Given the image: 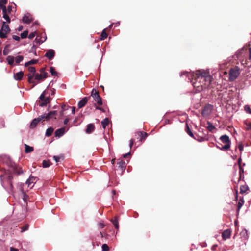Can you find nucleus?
<instances>
[{"label": "nucleus", "instance_id": "nucleus-1", "mask_svg": "<svg viewBox=\"0 0 251 251\" xmlns=\"http://www.w3.org/2000/svg\"><path fill=\"white\" fill-rule=\"evenodd\" d=\"M212 77L208 72L204 70H197L193 75L192 82L194 87L198 91L207 88L211 84Z\"/></svg>", "mask_w": 251, "mask_h": 251}, {"label": "nucleus", "instance_id": "nucleus-2", "mask_svg": "<svg viewBox=\"0 0 251 251\" xmlns=\"http://www.w3.org/2000/svg\"><path fill=\"white\" fill-rule=\"evenodd\" d=\"M1 182L2 186L8 190L12 191L13 186L12 185L13 176L10 174H4L0 176Z\"/></svg>", "mask_w": 251, "mask_h": 251}, {"label": "nucleus", "instance_id": "nucleus-3", "mask_svg": "<svg viewBox=\"0 0 251 251\" xmlns=\"http://www.w3.org/2000/svg\"><path fill=\"white\" fill-rule=\"evenodd\" d=\"M220 140L221 142L225 144V145H221V150L226 151L228 150L231 146V141L229 137L226 135H224L220 137Z\"/></svg>", "mask_w": 251, "mask_h": 251}, {"label": "nucleus", "instance_id": "nucleus-4", "mask_svg": "<svg viewBox=\"0 0 251 251\" xmlns=\"http://www.w3.org/2000/svg\"><path fill=\"white\" fill-rule=\"evenodd\" d=\"M240 73V68L238 66L231 68L229 72V81H234L239 76Z\"/></svg>", "mask_w": 251, "mask_h": 251}, {"label": "nucleus", "instance_id": "nucleus-5", "mask_svg": "<svg viewBox=\"0 0 251 251\" xmlns=\"http://www.w3.org/2000/svg\"><path fill=\"white\" fill-rule=\"evenodd\" d=\"M10 29L9 25L6 24L5 22H3L2 26L0 29V38H6L7 35L10 32Z\"/></svg>", "mask_w": 251, "mask_h": 251}, {"label": "nucleus", "instance_id": "nucleus-6", "mask_svg": "<svg viewBox=\"0 0 251 251\" xmlns=\"http://www.w3.org/2000/svg\"><path fill=\"white\" fill-rule=\"evenodd\" d=\"M91 96L93 97L95 101L99 105L102 104V101L101 97H100L99 92L95 89L93 88L91 92Z\"/></svg>", "mask_w": 251, "mask_h": 251}, {"label": "nucleus", "instance_id": "nucleus-7", "mask_svg": "<svg viewBox=\"0 0 251 251\" xmlns=\"http://www.w3.org/2000/svg\"><path fill=\"white\" fill-rule=\"evenodd\" d=\"M212 109V105L210 104L205 105L202 110L201 114L204 117L209 116L211 112Z\"/></svg>", "mask_w": 251, "mask_h": 251}, {"label": "nucleus", "instance_id": "nucleus-8", "mask_svg": "<svg viewBox=\"0 0 251 251\" xmlns=\"http://www.w3.org/2000/svg\"><path fill=\"white\" fill-rule=\"evenodd\" d=\"M57 114V112L56 111H50L48 113L46 114L45 113L43 115H41L42 117H43L44 119H46L47 120L50 119L53 117L54 118V119H56V116Z\"/></svg>", "mask_w": 251, "mask_h": 251}, {"label": "nucleus", "instance_id": "nucleus-9", "mask_svg": "<svg viewBox=\"0 0 251 251\" xmlns=\"http://www.w3.org/2000/svg\"><path fill=\"white\" fill-rule=\"evenodd\" d=\"M42 120H43V117H42L41 115L38 117L37 118H35L33 119L30 125V128L33 129L35 128L38 123Z\"/></svg>", "mask_w": 251, "mask_h": 251}, {"label": "nucleus", "instance_id": "nucleus-10", "mask_svg": "<svg viewBox=\"0 0 251 251\" xmlns=\"http://www.w3.org/2000/svg\"><path fill=\"white\" fill-rule=\"evenodd\" d=\"M147 136L148 134L143 131H138L135 133V136L137 137V139H140L139 141H141L144 140Z\"/></svg>", "mask_w": 251, "mask_h": 251}, {"label": "nucleus", "instance_id": "nucleus-11", "mask_svg": "<svg viewBox=\"0 0 251 251\" xmlns=\"http://www.w3.org/2000/svg\"><path fill=\"white\" fill-rule=\"evenodd\" d=\"M55 51L52 49H50L47 50L45 56L48 58L49 60H52L55 56Z\"/></svg>", "mask_w": 251, "mask_h": 251}, {"label": "nucleus", "instance_id": "nucleus-12", "mask_svg": "<svg viewBox=\"0 0 251 251\" xmlns=\"http://www.w3.org/2000/svg\"><path fill=\"white\" fill-rule=\"evenodd\" d=\"M90 98V97H84L78 103V108H81L83 107L87 103L88 99Z\"/></svg>", "mask_w": 251, "mask_h": 251}, {"label": "nucleus", "instance_id": "nucleus-13", "mask_svg": "<svg viewBox=\"0 0 251 251\" xmlns=\"http://www.w3.org/2000/svg\"><path fill=\"white\" fill-rule=\"evenodd\" d=\"M28 76V82L29 83L33 84V85L31 87V88H33L37 84V82H36L34 79L33 78L34 77V75H31V74H28L27 75Z\"/></svg>", "mask_w": 251, "mask_h": 251}, {"label": "nucleus", "instance_id": "nucleus-14", "mask_svg": "<svg viewBox=\"0 0 251 251\" xmlns=\"http://www.w3.org/2000/svg\"><path fill=\"white\" fill-rule=\"evenodd\" d=\"M231 231L229 229L224 230L222 233V238L224 240H226L230 238Z\"/></svg>", "mask_w": 251, "mask_h": 251}, {"label": "nucleus", "instance_id": "nucleus-15", "mask_svg": "<svg viewBox=\"0 0 251 251\" xmlns=\"http://www.w3.org/2000/svg\"><path fill=\"white\" fill-rule=\"evenodd\" d=\"M119 217V216H115L114 219H111L110 221L113 223V224L115 228L118 230H119V226L118 223V219Z\"/></svg>", "mask_w": 251, "mask_h": 251}, {"label": "nucleus", "instance_id": "nucleus-16", "mask_svg": "<svg viewBox=\"0 0 251 251\" xmlns=\"http://www.w3.org/2000/svg\"><path fill=\"white\" fill-rule=\"evenodd\" d=\"M95 127L93 124H89L87 126L86 132L88 134L91 133L95 129Z\"/></svg>", "mask_w": 251, "mask_h": 251}, {"label": "nucleus", "instance_id": "nucleus-17", "mask_svg": "<svg viewBox=\"0 0 251 251\" xmlns=\"http://www.w3.org/2000/svg\"><path fill=\"white\" fill-rule=\"evenodd\" d=\"M24 76V73L22 71H20L14 74V78L16 80H21Z\"/></svg>", "mask_w": 251, "mask_h": 251}, {"label": "nucleus", "instance_id": "nucleus-18", "mask_svg": "<svg viewBox=\"0 0 251 251\" xmlns=\"http://www.w3.org/2000/svg\"><path fill=\"white\" fill-rule=\"evenodd\" d=\"M65 132V128H61L57 129L55 132V136L56 137H60L62 136Z\"/></svg>", "mask_w": 251, "mask_h": 251}, {"label": "nucleus", "instance_id": "nucleus-19", "mask_svg": "<svg viewBox=\"0 0 251 251\" xmlns=\"http://www.w3.org/2000/svg\"><path fill=\"white\" fill-rule=\"evenodd\" d=\"M13 173L17 174L18 175L22 174L23 173V171L22 168L18 166H15L13 168Z\"/></svg>", "mask_w": 251, "mask_h": 251}, {"label": "nucleus", "instance_id": "nucleus-20", "mask_svg": "<svg viewBox=\"0 0 251 251\" xmlns=\"http://www.w3.org/2000/svg\"><path fill=\"white\" fill-rule=\"evenodd\" d=\"M51 100V99L49 97H46L43 100V101L39 104L40 106L41 107H43L46 106L48 103H49Z\"/></svg>", "mask_w": 251, "mask_h": 251}, {"label": "nucleus", "instance_id": "nucleus-21", "mask_svg": "<svg viewBox=\"0 0 251 251\" xmlns=\"http://www.w3.org/2000/svg\"><path fill=\"white\" fill-rule=\"evenodd\" d=\"M32 21V19L27 15H25L23 18V22L25 23L29 24Z\"/></svg>", "mask_w": 251, "mask_h": 251}, {"label": "nucleus", "instance_id": "nucleus-22", "mask_svg": "<svg viewBox=\"0 0 251 251\" xmlns=\"http://www.w3.org/2000/svg\"><path fill=\"white\" fill-rule=\"evenodd\" d=\"M6 60L8 63V64L10 65H13L14 62V57L13 56H8L6 58Z\"/></svg>", "mask_w": 251, "mask_h": 251}, {"label": "nucleus", "instance_id": "nucleus-23", "mask_svg": "<svg viewBox=\"0 0 251 251\" xmlns=\"http://www.w3.org/2000/svg\"><path fill=\"white\" fill-rule=\"evenodd\" d=\"M109 121L108 118H105L103 120H102L101 122V125L102 126V127L105 129L106 126L109 124Z\"/></svg>", "mask_w": 251, "mask_h": 251}, {"label": "nucleus", "instance_id": "nucleus-24", "mask_svg": "<svg viewBox=\"0 0 251 251\" xmlns=\"http://www.w3.org/2000/svg\"><path fill=\"white\" fill-rule=\"evenodd\" d=\"M117 165H118V167L120 168L122 170L125 169L126 167V163L123 160L118 162Z\"/></svg>", "mask_w": 251, "mask_h": 251}, {"label": "nucleus", "instance_id": "nucleus-25", "mask_svg": "<svg viewBox=\"0 0 251 251\" xmlns=\"http://www.w3.org/2000/svg\"><path fill=\"white\" fill-rule=\"evenodd\" d=\"M25 152L26 153H30L33 151V147H30L26 144H25Z\"/></svg>", "mask_w": 251, "mask_h": 251}, {"label": "nucleus", "instance_id": "nucleus-26", "mask_svg": "<svg viewBox=\"0 0 251 251\" xmlns=\"http://www.w3.org/2000/svg\"><path fill=\"white\" fill-rule=\"evenodd\" d=\"M248 190V187L247 185H242V186H241L240 188V193L241 194H243V193H245L246 191H247Z\"/></svg>", "mask_w": 251, "mask_h": 251}, {"label": "nucleus", "instance_id": "nucleus-27", "mask_svg": "<svg viewBox=\"0 0 251 251\" xmlns=\"http://www.w3.org/2000/svg\"><path fill=\"white\" fill-rule=\"evenodd\" d=\"M53 128L52 127L48 128L46 132V136L47 137H49L51 135L53 132Z\"/></svg>", "mask_w": 251, "mask_h": 251}, {"label": "nucleus", "instance_id": "nucleus-28", "mask_svg": "<svg viewBox=\"0 0 251 251\" xmlns=\"http://www.w3.org/2000/svg\"><path fill=\"white\" fill-rule=\"evenodd\" d=\"M51 165V163L50 160H43L42 162V166L44 168L49 167Z\"/></svg>", "mask_w": 251, "mask_h": 251}, {"label": "nucleus", "instance_id": "nucleus-29", "mask_svg": "<svg viewBox=\"0 0 251 251\" xmlns=\"http://www.w3.org/2000/svg\"><path fill=\"white\" fill-rule=\"evenodd\" d=\"M34 77L35 80H37L39 81H42L43 80L42 74H39L38 73L35 74H34Z\"/></svg>", "mask_w": 251, "mask_h": 251}, {"label": "nucleus", "instance_id": "nucleus-30", "mask_svg": "<svg viewBox=\"0 0 251 251\" xmlns=\"http://www.w3.org/2000/svg\"><path fill=\"white\" fill-rule=\"evenodd\" d=\"M38 62V60H36V59H32L30 61H28V62H26L25 64V67H27L29 65H32V64H36Z\"/></svg>", "mask_w": 251, "mask_h": 251}, {"label": "nucleus", "instance_id": "nucleus-31", "mask_svg": "<svg viewBox=\"0 0 251 251\" xmlns=\"http://www.w3.org/2000/svg\"><path fill=\"white\" fill-rule=\"evenodd\" d=\"M186 132L189 134V136H190L192 138H194V136L192 132L191 131L190 128H189L188 125L186 124Z\"/></svg>", "mask_w": 251, "mask_h": 251}, {"label": "nucleus", "instance_id": "nucleus-32", "mask_svg": "<svg viewBox=\"0 0 251 251\" xmlns=\"http://www.w3.org/2000/svg\"><path fill=\"white\" fill-rule=\"evenodd\" d=\"M207 129L209 131H212L214 129H215V126L210 122H207Z\"/></svg>", "mask_w": 251, "mask_h": 251}, {"label": "nucleus", "instance_id": "nucleus-33", "mask_svg": "<svg viewBox=\"0 0 251 251\" xmlns=\"http://www.w3.org/2000/svg\"><path fill=\"white\" fill-rule=\"evenodd\" d=\"M10 47V45L8 44V45H6L4 49V50H3V55H7L10 51L9 50V48Z\"/></svg>", "mask_w": 251, "mask_h": 251}, {"label": "nucleus", "instance_id": "nucleus-34", "mask_svg": "<svg viewBox=\"0 0 251 251\" xmlns=\"http://www.w3.org/2000/svg\"><path fill=\"white\" fill-rule=\"evenodd\" d=\"M107 37V34L105 32V29L103 30L100 35V39L101 40L105 39Z\"/></svg>", "mask_w": 251, "mask_h": 251}, {"label": "nucleus", "instance_id": "nucleus-35", "mask_svg": "<svg viewBox=\"0 0 251 251\" xmlns=\"http://www.w3.org/2000/svg\"><path fill=\"white\" fill-rule=\"evenodd\" d=\"M35 178L30 176L29 179L27 180L26 184L28 185V186H29L31 183L34 182V180H35Z\"/></svg>", "mask_w": 251, "mask_h": 251}, {"label": "nucleus", "instance_id": "nucleus-36", "mask_svg": "<svg viewBox=\"0 0 251 251\" xmlns=\"http://www.w3.org/2000/svg\"><path fill=\"white\" fill-rule=\"evenodd\" d=\"M197 138H196L194 137V139L198 141L199 142H203L205 141L206 139V138L205 137H202V136H199L198 135H196Z\"/></svg>", "mask_w": 251, "mask_h": 251}, {"label": "nucleus", "instance_id": "nucleus-37", "mask_svg": "<svg viewBox=\"0 0 251 251\" xmlns=\"http://www.w3.org/2000/svg\"><path fill=\"white\" fill-rule=\"evenodd\" d=\"M28 32L27 30H25L21 34V37L22 39L25 38L28 36Z\"/></svg>", "mask_w": 251, "mask_h": 251}, {"label": "nucleus", "instance_id": "nucleus-38", "mask_svg": "<svg viewBox=\"0 0 251 251\" xmlns=\"http://www.w3.org/2000/svg\"><path fill=\"white\" fill-rule=\"evenodd\" d=\"M28 71L30 73V74H31V75L35 74L36 72V69L34 67H29L28 68Z\"/></svg>", "mask_w": 251, "mask_h": 251}, {"label": "nucleus", "instance_id": "nucleus-39", "mask_svg": "<svg viewBox=\"0 0 251 251\" xmlns=\"http://www.w3.org/2000/svg\"><path fill=\"white\" fill-rule=\"evenodd\" d=\"M3 18L7 21V22H10V18L8 15L7 14V13L3 14Z\"/></svg>", "mask_w": 251, "mask_h": 251}, {"label": "nucleus", "instance_id": "nucleus-40", "mask_svg": "<svg viewBox=\"0 0 251 251\" xmlns=\"http://www.w3.org/2000/svg\"><path fill=\"white\" fill-rule=\"evenodd\" d=\"M23 58H24L23 56H21V55L17 56L15 58L16 63L17 64L19 63L20 62H21L23 60Z\"/></svg>", "mask_w": 251, "mask_h": 251}, {"label": "nucleus", "instance_id": "nucleus-41", "mask_svg": "<svg viewBox=\"0 0 251 251\" xmlns=\"http://www.w3.org/2000/svg\"><path fill=\"white\" fill-rule=\"evenodd\" d=\"M50 72L52 76H55L57 75V72L53 67H50Z\"/></svg>", "mask_w": 251, "mask_h": 251}, {"label": "nucleus", "instance_id": "nucleus-42", "mask_svg": "<svg viewBox=\"0 0 251 251\" xmlns=\"http://www.w3.org/2000/svg\"><path fill=\"white\" fill-rule=\"evenodd\" d=\"M46 94H47L46 91H44L42 93V94L40 95L39 99L42 101V102L43 101V100H44L45 98H46L45 96L46 95Z\"/></svg>", "mask_w": 251, "mask_h": 251}, {"label": "nucleus", "instance_id": "nucleus-43", "mask_svg": "<svg viewBox=\"0 0 251 251\" xmlns=\"http://www.w3.org/2000/svg\"><path fill=\"white\" fill-rule=\"evenodd\" d=\"M102 249L103 251H109V248L106 244H104L102 245Z\"/></svg>", "mask_w": 251, "mask_h": 251}, {"label": "nucleus", "instance_id": "nucleus-44", "mask_svg": "<svg viewBox=\"0 0 251 251\" xmlns=\"http://www.w3.org/2000/svg\"><path fill=\"white\" fill-rule=\"evenodd\" d=\"M29 225L28 224H25L23 226L21 227V232H23L28 229Z\"/></svg>", "mask_w": 251, "mask_h": 251}, {"label": "nucleus", "instance_id": "nucleus-45", "mask_svg": "<svg viewBox=\"0 0 251 251\" xmlns=\"http://www.w3.org/2000/svg\"><path fill=\"white\" fill-rule=\"evenodd\" d=\"M46 38H45L44 40H42L41 38H39L38 36H37V37H36V38L35 39V41L37 43L41 44V43H43L46 40Z\"/></svg>", "mask_w": 251, "mask_h": 251}, {"label": "nucleus", "instance_id": "nucleus-46", "mask_svg": "<svg viewBox=\"0 0 251 251\" xmlns=\"http://www.w3.org/2000/svg\"><path fill=\"white\" fill-rule=\"evenodd\" d=\"M244 201H239L238 204H237V207H238V209H237V211H239L240 209L241 208V207L243 206V205L244 204Z\"/></svg>", "mask_w": 251, "mask_h": 251}, {"label": "nucleus", "instance_id": "nucleus-47", "mask_svg": "<svg viewBox=\"0 0 251 251\" xmlns=\"http://www.w3.org/2000/svg\"><path fill=\"white\" fill-rule=\"evenodd\" d=\"M244 109L247 113L251 114V109L248 105H245L244 107Z\"/></svg>", "mask_w": 251, "mask_h": 251}, {"label": "nucleus", "instance_id": "nucleus-48", "mask_svg": "<svg viewBox=\"0 0 251 251\" xmlns=\"http://www.w3.org/2000/svg\"><path fill=\"white\" fill-rule=\"evenodd\" d=\"M244 173V169L243 168H242V166H240L239 167V174H240V178H239V180L242 177V174Z\"/></svg>", "mask_w": 251, "mask_h": 251}, {"label": "nucleus", "instance_id": "nucleus-49", "mask_svg": "<svg viewBox=\"0 0 251 251\" xmlns=\"http://www.w3.org/2000/svg\"><path fill=\"white\" fill-rule=\"evenodd\" d=\"M13 6L12 5H8L7 10V13L8 14H10L11 11H12Z\"/></svg>", "mask_w": 251, "mask_h": 251}, {"label": "nucleus", "instance_id": "nucleus-50", "mask_svg": "<svg viewBox=\"0 0 251 251\" xmlns=\"http://www.w3.org/2000/svg\"><path fill=\"white\" fill-rule=\"evenodd\" d=\"M1 9L2 10L3 14L7 13V8L5 5L3 6Z\"/></svg>", "mask_w": 251, "mask_h": 251}, {"label": "nucleus", "instance_id": "nucleus-51", "mask_svg": "<svg viewBox=\"0 0 251 251\" xmlns=\"http://www.w3.org/2000/svg\"><path fill=\"white\" fill-rule=\"evenodd\" d=\"M35 36V32H32L31 33L29 36H28V38L29 39H33L34 37Z\"/></svg>", "mask_w": 251, "mask_h": 251}, {"label": "nucleus", "instance_id": "nucleus-52", "mask_svg": "<svg viewBox=\"0 0 251 251\" xmlns=\"http://www.w3.org/2000/svg\"><path fill=\"white\" fill-rule=\"evenodd\" d=\"M0 3L3 6L5 5V4L7 3V0H0Z\"/></svg>", "mask_w": 251, "mask_h": 251}, {"label": "nucleus", "instance_id": "nucleus-53", "mask_svg": "<svg viewBox=\"0 0 251 251\" xmlns=\"http://www.w3.org/2000/svg\"><path fill=\"white\" fill-rule=\"evenodd\" d=\"M243 148H244V147H243V145H242V143L239 144L238 145V149H239V150L241 151H242L243 150Z\"/></svg>", "mask_w": 251, "mask_h": 251}, {"label": "nucleus", "instance_id": "nucleus-54", "mask_svg": "<svg viewBox=\"0 0 251 251\" xmlns=\"http://www.w3.org/2000/svg\"><path fill=\"white\" fill-rule=\"evenodd\" d=\"M99 227L100 228H103L105 227V225L103 223H100L98 224Z\"/></svg>", "mask_w": 251, "mask_h": 251}, {"label": "nucleus", "instance_id": "nucleus-55", "mask_svg": "<svg viewBox=\"0 0 251 251\" xmlns=\"http://www.w3.org/2000/svg\"><path fill=\"white\" fill-rule=\"evenodd\" d=\"M12 38L15 40H16V41H19L20 40V37L18 36H16V35H13L12 36Z\"/></svg>", "mask_w": 251, "mask_h": 251}, {"label": "nucleus", "instance_id": "nucleus-56", "mask_svg": "<svg viewBox=\"0 0 251 251\" xmlns=\"http://www.w3.org/2000/svg\"><path fill=\"white\" fill-rule=\"evenodd\" d=\"M96 109L100 110L101 111H102V112H104V113L105 112V110L103 108H102V107H99V106H96Z\"/></svg>", "mask_w": 251, "mask_h": 251}, {"label": "nucleus", "instance_id": "nucleus-57", "mask_svg": "<svg viewBox=\"0 0 251 251\" xmlns=\"http://www.w3.org/2000/svg\"><path fill=\"white\" fill-rule=\"evenodd\" d=\"M53 158L56 162H58L60 160V157L57 156H54Z\"/></svg>", "mask_w": 251, "mask_h": 251}, {"label": "nucleus", "instance_id": "nucleus-58", "mask_svg": "<svg viewBox=\"0 0 251 251\" xmlns=\"http://www.w3.org/2000/svg\"><path fill=\"white\" fill-rule=\"evenodd\" d=\"M134 139H131L130 140V145H129V146H130V148H131L132 146L133 145V144H134Z\"/></svg>", "mask_w": 251, "mask_h": 251}, {"label": "nucleus", "instance_id": "nucleus-59", "mask_svg": "<svg viewBox=\"0 0 251 251\" xmlns=\"http://www.w3.org/2000/svg\"><path fill=\"white\" fill-rule=\"evenodd\" d=\"M42 75H43V79H45L48 77L47 73L46 72L43 74H42Z\"/></svg>", "mask_w": 251, "mask_h": 251}, {"label": "nucleus", "instance_id": "nucleus-60", "mask_svg": "<svg viewBox=\"0 0 251 251\" xmlns=\"http://www.w3.org/2000/svg\"><path fill=\"white\" fill-rule=\"evenodd\" d=\"M221 145H222V144L219 142H218L216 145L217 148H219L220 150H221Z\"/></svg>", "mask_w": 251, "mask_h": 251}, {"label": "nucleus", "instance_id": "nucleus-61", "mask_svg": "<svg viewBox=\"0 0 251 251\" xmlns=\"http://www.w3.org/2000/svg\"><path fill=\"white\" fill-rule=\"evenodd\" d=\"M40 72L41 73L40 74H43L45 71V68H41L40 69Z\"/></svg>", "mask_w": 251, "mask_h": 251}, {"label": "nucleus", "instance_id": "nucleus-62", "mask_svg": "<svg viewBox=\"0 0 251 251\" xmlns=\"http://www.w3.org/2000/svg\"><path fill=\"white\" fill-rule=\"evenodd\" d=\"M248 127L247 128V130H250L251 129V123H250L248 125Z\"/></svg>", "mask_w": 251, "mask_h": 251}, {"label": "nucleus", "instance_id": "nucleus-63", "mask_svg": "<svg viewBox=\"0 0 251 251\" xmlns=\"http://www.w3.org/2000/svg\"><path fill=\"white\" fill-rule=\"evenodd\" d=\"M10 251H19V250H18V249L14 248L13 247H11Z\"/></svg>", "mask_w": 251, "mask_h": 251}, {"label": "nucleus", "instance_id": "nucleus-64", "mask_svg": "<svg viewBox=\"0 0 251 251\" xmlns=\"http://www.w3.org/2000/svg\"><path fill=\"white\" fill-rule=\"evenodd\" d=\"M249 59H251V48H250L249 49Z\"/></svg>", "mask_w": 251, "mask_h": 251}]
</instances>
